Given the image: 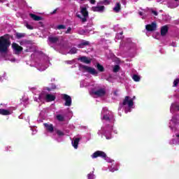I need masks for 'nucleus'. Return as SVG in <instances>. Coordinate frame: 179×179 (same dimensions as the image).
I'll use <instances>...</instances> for the list:
<instances>
[{
    "label": "nucleus",
    "instance_id": "7ed1b4c3",
    "mask_svg": "<svg viewBox=\"0 0 179 179\" xmlns=\"http://www.w3.org/2000/svg\"><path fill=\"white\" fill-rule=\"evenodd\" d=\"M92 159H96V157H103L108 162V163H111V159L107 157L106 153L103 151H96L92 155Z\"/></svg>",
    "mask_w": 179,
    "mask_h": 179
},
{
    "label": "nucleus",
    "instance_id": "4d7b16f0",
    "mask_svg": "<svg viewBox=\"0 0 179 179\" xmlns=\"http://www.w3.org/2000/svg\"><path fill=\"white\" fill-rule=\"evenodd\" d=\"M175 1H178V0H175Z\"/></svg>",
    "mask_w": 179,
    "mask_h": 179
},
{
    "label": "nucleus",
    "instance_id": "ea45409f",
    "mask_svg": "<svg viewBox=\"0 0 179 179\" xmlns=\"http://www.w3.org/2000/svg\"><path fill=\"white\" fill-rule=\"evenodd\" d=\"M57 135L61 136L62 135H64V133H62V131H57Z\"/></svg>",
    "mask_w": 179,
    "mask_h": 179
},
{
    "label": "nucleus",
    "instance_id": "c9c22d12",
    "mask_svg": "<svg viewBox=\"0 0 179 179\" xmlns=\"http://www.w3.org/2000/svg\"><path fill=\"white\" fill-rule=\"evenodd\" d=\"M57 29H58L59 30H61V29H65V26H64V25H58V26H57Z\"/></svg>",
    "mask_w": 179,
    "mask_h": 179
},
{
    "label": "nucleus",
    "instance_id": "f704fd0d",
    "mask_svg": "<svg viewBox=\"0 0 179 179\" xmlns=\"http://www.w3.org/2000/svg\"><path fill=\"white\" fill-rule=\"evenodd\" d=\"M57 45L59 46V48H60L61 50H65V47H64L62 44L59 43L57 44Z\"/></svg>",
    "mask_w": 179,
    "mask_h": 179
},
{
    "label": "nucleus",
    "instance_id": "603ef678",
    "mask_svg": "<svg viewBox=\"0 0 179 179\" xmlns=\"http://www.w3.org/2000/svg\"><path fill=\"white\" fill-rule=\"evenodd\" d=\"M157 2H160L161 0H157Z\"/></svg>",
    "mask_w": 179,
    "mask_h": 179
},
{
    "label": "nucleus",
    "instance_id": "4be33fe9",
    "mask_svg": "<svg viewBox=\"0 0 179 179\" xmlns=\"http://www.w3.org/2000/svg\"><path fill=\"white\" fill-rule=\"evenodd\" d=\"M132 79L134 82H139V80H141V77L138 75H133Z\"/></svg>",
    "mask_w": 179,
    "mask_h": 179
},
{
    "label": "nucleus",
    "instance_id": "a211bd4d",
    "mask_svg": "<svg viewBox=\"0 0 179 179\" xmlns=\"http://www.w3.org/2000/svg\"><path fill=\"white\" fill-rule=\"evenodd\" d=\"M113 10L118 13L121 10V4L120 3H117L113 8Z\"/></svg>",
    "mask_w": 179,
    "mask_h": 179
},
{
    "label": "nucleus",
    "instance_id": "6ab92c4d",
    "mask_svg": "<svg viewBox=\"0 0 179 179\" xmlns=\"http://www.w3.org/2000/svg\"><path fill=\"white\" fill-rule=\"evenodd\" d=\"M85 45H89V41H83L81 43L78 44V48H83Z\"/></svg>",
    "mask_w": 179,
    "mask_h": 179
},
{
    "label": "nucleus",
    "instance_id": "3c124183",
    "mask_svg": "<svg viewBox=\"0 0 179 179\" xmlns=\"http://www.w3.org/2000/svg\"><path fill=\"white\" fill-rule=\"evenodd\" d=\"M128 112H129L128 110H125V113H126V114H127V113H128Z\"/></svg>",
    "mask_w": 179,
    "mask_h": 179
},
{
    "label": "nucleus",
    "instance_id": "20e7f679",
    "mask_svg": "<svg viewBox=\"0 0 179 179\" xmlns=\"http://www.w3.org/2000/svg\"><path fill=\"white\" fill-rule=\"evenodd\" d=\"M90 94L92 96V97H101L106 94V90L100 89L97 91H94V90H92L90 91Z\"/></svg>",
    "mask_w": 179,
    "mask_h": 179
},
{
    "label": "nucleus",
    "instance_id": "393cba45",
    "mask_svg": "<svg viewBox=\"0 0 179 179\" xmlns=\"http://www.w3.org/2000/svg\"><path fill=\"white\" fill-rule=\"evenodd\" d=\"M56 118H57V120H58V121H64V115H57L56 116Z\"/></svg>",
    "mask_w": 179,
    "mask_h": 179
},
{
    "label": "nucleus",
    "instance_id": "1a4fd4ad",
    "mask_svg": "<svg viewBox=\"0 0 179 179\" xmlns=\"http://www.w3.org/2000/svg\"><path fill=\"white\" fill-rule=\"evenodd\" d=\"M156 27H157L156 22H152L151 24H147L145 26L147 31H155V30H156Z\"/></svg>",
    "mask_w": 179,
    "mask_h": 179
},
{
    "label": "nucleus",
    "instance_id": "423d86ee",
    "mask_svg": "<svg viewBox=\"0 0 179 179\" xmlns=\"http://www.w3.org/2000/svg\"><path fill=\"white\" fill-rule=\"evenodd\" d=\"M134 99H135V96L133 97V99H129V96H126L124 100L123 101L122 105L127 106V104L129 108H131V107L134 106Z\"/></svg>",
    "mask_w": 179,
    "mask_h": 179
},
{
    "label": "nucleus",
    "instance_id": "13d9d810",
    "mask_svg": "<svg viewBox=\"0 0 179 179\" xmlns=\"http://www.w3.org/2000/svg\"><path fill=\"white\" fill-rule=\"evenodd\" d=\"M80 86H82V84H80Z\"/></svg>",
    "mask_w": 179,
    "mask_h": 179
},
{
    "label": "nucleus",
    "instance_id": "37998d69",
    "mask_svg": "<svg viewBox=\"0 0 179 179\" xmlns=\"http://www.w3.org/2000/svg\"><path fill=\"white\" fill-rule=\"evenodd\" d=\"M45 69H47V67L43 68V69H39V71H45Z\"/></svg>",
    "mask_w": 179,
    "mask_h": 179
},
{
    "label": "nucleus",
    "instance_id": "79ce46f5",
    "mask_svg": "<svg viewBox=\"0 0 179 179\" xmlns=\"http://www.w3.org/2000/svg\"><path fill=\"white\" fill-rule=\"evenodd\" d=\"M117 170H118V169H110V171H111V173H114V171H117Z\"/></svg>",
    "mask_w": 179,
    "mask_h": 179
},
{
    "label": "nucleus",
    "instance_id": "473e14b6",
    "mask_svg": "<svg viewBox=\"0 0 179 179\" xmlns=\"http://www.w3.org/2000/svg\"><path fill=\"white\" fill-rule=\"evenodd\" d=\"M94 172H92V173H90L88 174V179H94V174L93 173Z\"/></svg>",
    "mask_w": 179,
    "mask_h": 179
},
{
    "label": "nucleus",
    "instance_id": "cd10ccee",
    "mask_svg": "<svg viewBox=\"0 0 179 179\" xmlns=\"http://www.w3.org/2000/svg\"><path fill=\"white\" fill-rule=\"evenodd\" d=\"M179 83V79L176 78L174 81H173V87H176V86L178 85Z\"/></svg>",
    "mask_w": 179,
    "mask_h": 179
},
{
    "label": "nucleus",
    "instance_id": "f257e3e1",
    "mask_svg": "<svg viewBox=\"0 0 179 179\" xmlns=\"http://www.w3.org/2000/svg\"><path fill=\"white\" fill-rule=\"evenodd\" d=\"M10 45V42H9V38L6 36L0 37V52H6L8 51V47Z\"/></svg>",
    "mask_w": 179,
    "mask_h": 179
},
{
    "label": "nucleus",
    "instance_id": "f8f14e48",
    "mask_svg": "<svg viewBox=\"0 0 179 179\" xmlns=\"http://www.w3.org/2000/svg\"><path fill=\"white\" fill-rule=\"evenodd\" d=\"M78 60L81 61V62H84V64H90V62H92V59H88L86 57H79Z\"/></svg>",
    "mask_w": 179,
    "mask_h": 179
},
{
    "label": "nucleus",
    "instance_id": "b1692460",
    "mask_svg": "<svg viewBox=\"0 0 179 179\" xmlns=\"http://www.w3.org/2000/svg\"><path fill=\"white\" fill-rule=\"evenodd\" d=\"M76 52H78V50L76 49V48H73L70 50L69 54H76Z\"/></svg>",
    "mask_w": 179,
    "mask_h": 179
},
{
    "label": "nucleus",
    "instance_id": "2f4dec72",
    "mask_svg": "<svg viewBox=\"0 0 179 179\" xmlns=\"http://www.w3.org/2000/svg\"><path fill=\"white\" fill-rule=\"evenodd\" d=\"M108 112V109H107V108H103L101 112V114H107V113Z\"/></svg>",
    "mask_w": 179,
    "mask_h": 179
},
{
    "label": "nucleus",
    "instance_id": "4c0bfd02",
    "mask_svg": "<svg viewBox=\"0 0 179 179\" xmlns=\"http://www.w3.org/2000/svg\"><path fill=\"white\" fill-rule=\"evenodd\" d=\"M90 3L94 5L96 3V0H90Z\"/></svg>",
    "mask_w": 179,
    "mask_h": 179
},
{
    "label": "nucleus",
    "instance_id": "f3484780",
    "mask_svg": "<svg viewBox=\"0 0 179 179\" xmlns=\"http://www.w3.org/2000/svg\"><path fill=\"white\" fill-rule=\"evenodd\" d=\"M48 41L51 43V44H57L58 43V38L57 37H49Z\"/></svg>",
    "mask_w": 179,
    "mask_h": 179
},
{
    "label": "nucleus",
    "instance_id": "58836bf2",
    "mask_svg": "<svg viewBox=\"0 0 179 179\" xmlns=\"http://www.w3.org/2000/svg\"><path fill=\"white\" fill-rule=\"evenodd\" d=\"M71 30H72V29L71 27H69L67 31H66V34L70 33Z\"/></svg>",
    "mask_w": 179,
    "mask_h": 179
},
{
    "label": "nucleus",
    "instance_id": "7c9ffc66",
    "mask_svg": "<svg viewBox=\"0 0 179 179\" xmlns=\"http://www.w3.org/2000/svg\"><path fill=\"white\" fill-rule=\"evenodd\" d=\"M102 121H110V117H107V115H103Z\"/></svg>",
    "mask_w": 179,
    "mask_h": 179
},
{
    "label": "nucleus",
    "instance_id": "aec40b11",
    "mask_svg": "<svg viewBox=\"0 0 179 179\" xmlns=\"http://www.w3.org/2000/svg\"><path fill=\"white\" fill-rule=\"evenodd\" d=\"M31 17H32L34 20L38 22V20H41V17L36 15L34 14H29Z\"/></svg>",
    "mask_w": 179,
    "mask_h": 179
},
{
    "label": "nucleus",
    "instance_id": "c03bdc74",
    "mask_svg": "<svg viewBox=\"0 0 179 179\" xmlns=\"http://www.w3.org/2000/svg\"><path fill=\"white\" fill-rule=\"evenodd\" d=\"M122 1L124 5H127V2L124 1V0H122Z\"/></svg>",
    "mask_w": 179,
    "mask_h": 179
},
{
    "label": "nucleus",
    "instance_id": "412c9836",
    "mask_svg": "<svg viewBox=\"0 0 179 179\" xmlns=\"http://www.w3.org/2000/svg\"><path fill=\"white\" fill-rule=\"evenodd\" d=\"M20 45H23L24 47H30V43L27 41H22L20 43Z\"/></svg>",
    "mask_w": 179,
    "mask_h": 179
},
{
    "label": "nucleus",
    "instance_id": "bb28decb",
    "mask_svg": "<svg viewBox=\"0 0 179 179\" xmlns=\"http://www.w3.org/2000/svg\"><path fill=\"white\" fill-rule=\"evenodd\" d=\"M24 36H25L24 34H21V33L16 34L17 38H22L24 37Z\"/></svg>",
    "mask_w": 179,
    "mask_h": 179
},
{
    "label": "nucleus",
    "instance_id": "0eeeda50",
    "mask_svg": "<svg viewBox=\"0 0 179 179\" xmlns=\"http://www.w3.org/2000/svg\"><path fill=\"white\" fill-rule=\"evenodd\" d=\"M64 99L65 100L64 106L69 107L72 104V98L67 94H63Z\"/></svg>",
    "mask_w": 179,
    "mask_h": 179
},
{
    "label": "nucleus",
    "instance_id": "a19ab883",
    "mask_svg": "<svg viewBox=\"0 0 179 179\" xmlns=\"http://www.w3.org/2000/svg\"><path fill=\"white\" fill-rule=\"evenodd\" d=\"M152 13L155 15V16H157V11L152 10Z\"/></svg>",
    "mask_w": 179,
    "mask_h": 179
},
{
    "label": "nucleus",
    "instance_id": "a878e982",
    "mask_svg": "<svg viewBox=\"0 0 179 179\" xmlns=\"http://www.w3.org/2000/svg\"><path fill=\"white\" fill-rule=\"evenodd\" d=\"M146 13H147L146 10L143 9V10H141V11L139 12V15L145 16V15H146Z\"/></svg>",
    "mask_w": 179,
    "mask_h": 179
},
{
    "label": "nucleus",
    "instance_id": "39448f33",
    "mask_svg": "<svg viewBox=\"0 0 179 179\" xmlns=\"http://www.w3.org/2000/svg\"><path fill=\"white\" fill-rule=\"evenodd\" d=\"M79 69L80 71H84V72H88V73H91V75H97V71L92 67L80 66Z\"/></svg>",
    "mask_w": 179,
    "mask_h": 179
},
{
    "label": "nucleus",
    "instance_id": "6e6d98bb",
    "mask_svg": "<svg viewBox=\"0 0 179 179\" xmlns=\"http://www.w3.org/2000/svg\"><path fill=\"white\" fill-rule=\"evenodd\" d=\"M178 110H179V107H178Z\"/></svg>",
    "mask_w": 179,
    "mask_h": 179
},
{
    "label": "nucleus",
    "instance_id": "9d476101",
    "mask_svg": "<svg viewBox=\"0 0 179 179\" xmlns=\"http://www.w3.org/2000/svg\"><path fill=\"white\" fill-rule=\"evenodd\" d=\"M104 6H94L92 8V10H93V12H104Z\"/></svg>",
    "mask_w": 179,
    "mask_h": 179
},
{
    "label": "nucleus",
    "instance_id": "a18cd8bd",
    "mask_svg": "<svg viewBox=\"0 0 179 179\" xmlns=\"http://www.w3.org/2000/svg\"><path fill=\"white\" fill-rule=\"evenodd\" d=\"M3 79H5V77L0 78V80H3Z\"/></svg>",
    "mask_w": 179,
    "mask_h": 179
},
{
    "label": "nucleus",
    "instance_id": "c85d7f7f",
    "mask_svg": "<svg viewBox=\"0 0 179 179\" xmlns=\"http://www.w3.org/2000/svg\"><path fill=\"white\" fill-rule=\"evenodd\" d=\"M120 71V66L116 65L115 66V67L113 68V72H118Z\"/></svg>",
    "mask_w": 179,
    "mask_h": 179
},
{
    "label": "nucleus",
    "instance_id": "c756f323",
    "mask_svg": "<svg viewBox=\"0 0 179 179\" xmlns=\"http://www.w3.org/2000/svg\"><path fill=\"white\" fill-rule=\"evenodd\" d=\"M25 26L27 27V29H29V30H33V27L30 24H29V23H26Z\"/></svg>",
    "mask_w": 179,
    "mask_h": 179
},
{
    "label": "nucleus",
    "instance_id": "e433bc0d",
    "mask_svg": "<svg viewBox=\"0 0 179 179\" xmlns=\"http://www.w3.org/2000/svg\"><path fill=\"white\" fill-rule=\"evenodd\" d=\"M179 3H177L176 5H169V8H177V6H178Z\"/></svg>",
    "mask_w": 179,
    "mask_h": 179
},
{
    "label": "nucleus",
    "instance_id": "4468645a",
    "mask_svg": "<svg viewBox=\"0 0 179 179\" xmlns=\"http://www.w3.org/2000/svg\"><path fill=\"white\" fill-rule=\"evenodd\" d=\"M79 141H80V138H76L71 141L72 145L75 149L78 148V145H79Z\"/></svg>",
    "mask_w": 179,
    "mask_h": 179
},
{
    "label": "nucleus",
    "instance_id": "ddd939ff",
    "mask_svg": "<svg viewBox=\"0 0 179 179\" xmlns=\"http://www.w3.org/2000/svg\"><path fill=\"white\" fill-rule=\"evenodd\" d=\"M0 114L1 115H10L12 113H10V110H6V109H0Z\"/></svg>",
    "mask_w": 179,
    "mask_h": 179
},
{
    "label": "nucleus",
    "instance_id": "6e6552de",
    "mask_svg": "<svg viewBox=\"0 0 179 179\" xmlns=\"http://www.w3.org/2000/svg\"><path fill=\"white\" fill-rule=\"evenodd\" d=\"M12 48L14 50L15 54H19V52H22V51H23V48L18 45L16 43H13L12 44Z\"/></svg>",
    "mask_w": 179,
    "mask_h": 179
},
{
    "label": "nucleus",
    "instance_id": "49530a36",
    "mask_svg": "<svg viewBox=\"0 0 179 179\" xmlns=\"http://www.w3.org/2000/svg\"><path fill=\"white\" fill-rule=\"evenodd\" d=\"M106 139H111V136H106Z\"/></svg>",
    "mask_w": 179,
    "mask_h": 179
},
{
    "label": "nucleus",
    "instance_id": "de8ad7c7",
    "mask_svg": "<svg viewBox=\"0 0 179 179\" xmlns=\"http://www.w3.org/2000/svg\"><path fill=\"white\" fill-rule=\"evenodd\" d=\"M5 1H6V0H0V3H1V2H5Z\"/></svg>",
    "mask_w": 179,
    "mask_h": 179
},
{
    "label": "nucleus",
    "instance_id": "f03ea898",
    "mask_svg": "<svg viewBox=\"0 0 179 179\" xmlns=\"http://www.w3.org/2000/svg\"><path fill=\"white\" fill-rule=\"evenodd\" d=\"M80 13L82 15H80L79 13H77V17H78V19H80L83 23H85V22L87 20V17L89 16V13L87 12V8L86 6H81Z\"/></svg>",
    "mask_w": 179,
    "mask_h": 179
},
{
    "label": "nucleus",
    "instance_id": "864d4df0",
    "mask_svg": "<svg viewBox=\"0 0 179 179\" xmlns=\"http://www.w3.org/2000/svg\"><path fill=\"white\" fill-rule=\"evenodd\" d=\"M52 89H55V87H52Z\"/></svg>",
    "mask_w": 179,
    "mask_h": 179
},
{
    "label": "nucleus",
    "instance_id": "09e8293b",
    "mask_svg": "<svg viewBox=\"0 0 179 179\" xmlns=\"http://www.w3.org/2000/svg\"><path fill=\"white\" fill-rule=\"evenodd\" d=\"M55 12H57V10H55L53 11V13H55Z\"/></svg>",
    "mask_w": 179,
    "mask_h": 179
},
{
    "label": "nucleus",
    "instance_id": "8fccbe9b",
    "mask_svg": "<svg viewBox=\"0 0 179 179\" xmlns=\"http://www.w3.org/2000/svg\"><path fill=\"white\" fill-rule=\"evenodd\" d=\"M171 122H174V119H172Z\"/></svg>",
    "mask_w": 179,
    "mask_h": 179
},
{
    "label": "nucleus",
    "instance_id": "9b49d317",
    "mask_svg": "<svg viewBox=\"0 0 179 179\" xmlns=\"http://www.w3.org/2000/svg\"><path fill=\"white\" fill-rule=\"evenodd\" d=\"M55 99H56L55 95L51 94H48L45 96V100L48 103H50V101H54V100H55Z\"/></svg>",
    "mask_w": 179,
    "mask_h": 179
},
{
    "label": "nucleus",
    "instance_id": "5fc2aeb1",
    "mask_svg": "<svg viewBox=\"0 0 179 179\" xmlns=\"http://www.w3.org/2000/svg\"><path fill=\"white\" fill-rule=\"evenodd\" d=\"M120 36H122V33H120Z\"/></svg>",
    "mask_w": 179,
    "mask_h": 179
},
{
    "label": "nucleus",
    "instance_id": "5701e85b",
    "mask_svg": "<svg viewBox=\"0 0 179 179\" xmlns=\"http://www.w3.org/2000/svg\"><path fill=\"white\" fill-rule=\"evenodd\" d=\"M96 67H97L98 71H99L100 72H103L104 71V67H103V66L100 65V64H97Z\"/></svg>",
    "mask_w": 179,
    "mask_h": 179
},
{
    "label": "nucleus",
    "instance_id": "2eb2a0df",
    "mask_svg": "<svg viewBox=\"0 0 179 179\" xmlns=\"http://www.w3.org/2000/svg\"><path fill=\"white\" fill-rule=\"evenodd\" d=\"M44 126L45 127L47 131H48L49 132H52L54 131V127L52 126V124H48L47 123H45Z\"/></svg>",
    "mask_w": 179,
    "mask_h": 179
},
{
    "label": "nucleus",
    "instance_id": "dca6fc26",
    "mask_svg": "<svg viewBox=\"0 0 179 179\" xmlns=\"http://www.w3.org/2000/svg\"><path fill=\"white\" fill-rule=\"evenodd\" d=\"M167 31H169V28L167 26H164L161 29V35L166 36L167 34Z\"/></svg>",
    "mask_w": 179,
    "mask_h": 179
},
{
    "label": "nucleus",
    "instance_id": "72a5a7b5",
    "mask_svg": "<svg viewBox=\"0 0 179 179\" xmlns=\"http://www.w3.org/2000/svg\"><path fill=\"white\" fill-rule=\"evenodd\" d=\"M110 2H111V0H104L103 3L105 5H110Z\"/></svg>",
    "mask_w": 179,
    "mask_h": 179
}]
</instances>
